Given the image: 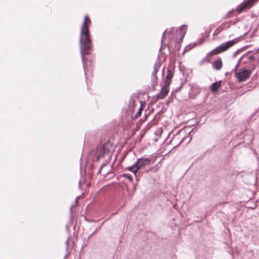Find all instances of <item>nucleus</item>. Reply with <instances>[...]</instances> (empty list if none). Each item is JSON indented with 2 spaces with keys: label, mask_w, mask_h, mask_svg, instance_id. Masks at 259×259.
<instances>
[{
  "label": "nucleus",
  "mask_w": 259,
  "mask_h": 259,
  "mask_svg": "<svg viewBox=\"0 0 259 259\" xmlns=\"http://www.w3.org/2000/svg\"><path fill=\"white\" fill-rule=\"evenodd\" d=\"M80 51L83 67H84V55H89L91 51L90 33H80Z\"/></svg>",
  "instance_id": "1"
},
{
  "label": "nucleus",
  "mask_w": 259,
  "mask_h": 259,
  "mask_svg": "<svg viewBox=\"0 0 259 259\" xmlns=\"http://www.w3.org/2000/svg\"><path fill=\"white\" fill-rule=\"evenodd\" d=\"M241 40L240 37L235 38V39L229 40L226 42H224L219 46L217 47L215 49L209 52L207 55L206 56L205 59L207 61L209 62V57L211 55H215L223 52L228 49L232 47L235 44L239 42Z\"/></svg>",
  "instance_id": "2"
},
{
  "label": "nucleus",
  "mask_w": 259,
  "mask_h": 259,
  "mask_svg": "<svg viewBox=\"0 0 259 259\" xmlns=\"http://www.w3.org/2000/svg\"><path fill=\"white\" fill-rule=\"evenodd\" d=\"M115 150L113 144L109 141L105 143L100 148L99 154L97 156L96 161H98L100 158H105L110 159L112 153Z\"/></svg>",
  "instance_id": "3"
},
{
  "label": "nucleus",
  "mask_w": 259,
  "mask_h": 259,
  "mask_svg": "<svg viewBox=\"0 0 259 259\" xmlns=\"http://www.w3.org/2000/svg\"><path fill=\"white\" fill-rule=\"evenodd\" d=\"M161 66V63L159 61V58H157V61L154 65V69L151 74V85L155 87L157 85L158 77L157 72Z\"/></svg>",
  "instance_id": "4"
},
{
  "label": "nucleus",
  "mask_w": 259,
  "mask_h": 259,
  "mask_svg": "<svg viewBox=\"0 0 259 259\" xmlns=\"http://www.w3.org/2000/svg\"><path fill=\"white\" fill-rule=\"evenodd\" d=\"M257 0H244L240 5L236 8L238 13H240L243 11L249 9L251 8L253 5L256 3Z\"/></svg>",
  "instance_id": "5"
},
{
  "label": "nucleus",
  "mask_w": 259,
  "mask_h": 259,
  "mask_svg": "<svg viewBox=\"0 0 259 259\" xmlns=\"http://www.w3.org/2000/svg\"><path fill=\"white\" fill-rule=\"evenodd\" d=\"M251 71L248 69H244L239 72H235V76L239 82H242L246 80L249 77Z\"/></svg>",
  "instance_id": "6"
},
{
  "label": "nucleus",
  "mask_w": 259,
  "mask_h": 259,
  "mask_svg": "<svg viewBox=\"0 0 259 259\" xmlns=\"http://www.w3.org/2000/svg\"><path fill=\"white\" fill-rule=\"evenodd\" d=\"M255 57L253 55H250V52H248L244 54H243L240 59L238 60L237 65H236L234 69L232 70V71H235L237 68L239 66V64L243 61H244V63L247 62V60L250 61H252L254 59Z\"/></svg>",
  "instance_id": "7"
},
{
  "label": "nucleus",
  "mask_w": 259,
  "mask_h": 259,
  "mask_svg": "<svg viewBox=\"0 0 259 259\" xmlns=\"http://www.w3.org/2000/svg\"><path fill=\"white\" fill-rule=\"evenodd\" d=\"M151 162V159L145 157H142L141 158H139L136 161V164L137 165V167L140 170V172L142 170L143 168L145 166L149 165Z\"/></svg>",
  "instance_id": "8"
},
{
  "label": "nucleus",
  "mask_w": 259,
  "mask_h": 259,
  "mask_svg": "<svg viewBox=\"0 0 259 259\" xmlns=\"http://www.w3.org/2000/svg\"><path fill=\"white\" fill-rule=\"evenodd\" d=\"M169 85H166L165 83L163 85V86L161 88L160 92L159 94L156 95V99H164L167 95L169 92Z\"/></svg>",
  "instance_id": "9"
},
{
  "label": "nucleus",
  "mask_w": 259,
  "mask_h": 259,
  "mask_svg": "<svg viewBox=\"0 0 259 259\" xmlns=\"http://www.w3.org/2000/svg\"><path fill=\"white\" fill-rule=\"evenodd\" d=\"M174 75V68L168 67L167 68V74L165 77V83L166 85H170L171 84V80Z\"/></svg>",
  "instance_id": "10"
},
{
  "label": "nucleus",
  "mask_w": 259,
  "mask_h": 259,
  "mask_svg": "<svg viewBox=\"0 0 259 259\" xmlns=\"http://www.w3.org/2000/svg\"><path fill=\"white\" fill-rule=\"evenodd\" d=\"M91 21L88 16H85L83 23L81 26L80 32H89V26Z\"/></svg>",
  "instance_id": "11"
},
{
  "label": "nucleus",
  "mask_w": 259,
  "mask_h": 259,
  "mask_svg": "<svg viewBox=\"0 0 259 259\" xmlns=\"http://www.w3.org/2000/svg\"><path fill=\"white\" fill-rule=\"evenodd\" d=\"M187 30V26L186 25H183L178 28H171V30H168L166 29L163 32H186Z\"/></svg>",
  "instance_id": "12"
},
{
  "label": "nucleus",
  "mask_w": 259,
  "mask_h": 259,
  "mask_svg": "<svg viewBox=\"0 0 259 259\" xmlns=\"http://www.w3.org/2000/svg\"><path fill=\"white\" fill-rule=\"evenodd\" d=\"M204 40L205 39L204 38H201L200 40L198 41L197 42L190 44L189 45L185 47L183 54L186 52L189 51L190 50L194 48L195 47L201 45L202 43H203Z\"/></svg>",
  "instance_id": "13"
},
{
  "label": "nucleus",
  "mask_w": 259,
  "mask_h": 259,
  "mask_svg": "<svg viewBox=\"0 0 259 259\" xmlns=\"http://www.w3.org/2000/svg\"><path fill=\"white\" fill-rule=\"evenodd\" d=\"M212 68L217 70H220L223 66L222 59L219 57L216 60L212 65Z\"/></svg>",
  "instance_id": "14"
},
{
  "label": "nucleus",
  "mask_w": 259,
  "mask_h": 259,
  "mask_svg": "<svg viewBox=\"0 0 259 259\" xmlns=\"http://www.w3.org/2000/svg\"><path fill=\"white\" fill-rule=\"evenodd\" d=\"M222 83L221 80L212 83L210 86V90L213 93L217 92L219 89L221 87Z\"/></svg>",
  "instance_id": "15"
},
{
  "label": "nucleus",
  "mask_w": 259,
  "mask_h": 259,
  "mask_svg": "<svg viewBox=\"0 0 259 259\" xmlns=\"http://www.w3.org/2000/svg\"><path fill=\"white\" fill-rule=\"evenodd\" d=\"M190 134V132L189 133L188 136H185L183 138H182L181 140V141L179 143V144H178L176 146H175V147L174 148H176L177 147L179 146L181 143H182L184 142H186V143H185L186 145L188 144L190 142L191 139H192V138L189 136Z\"/></svg>",
  "instance_id": "16"
},
{
  "label": "nucleus",
  "mask_w": 259,
  "mask_h": 259,
  "mask_svg": "<svg viewBox=\"0 0 259 259\" xmlns=\"http://www.w3.org/2000/svg\"><path fill=\"white\" fill-rule=\"evenodd\" d=\"M229 26L228 24H223L215 29L214 32H221L223 31H226Z\"/></svg>",
  "instance_id": "17"
},
{
  "label": "nucleus",
  "mask_w": 259,
  "mask_h": 259,
  "mask_svg": "<svg viewBox=\"0 0 259 259\" xmlns=\"http://www.w3.org/2000/svg\"><path fill=\"white\" fill-rule=\"evenodd\" d=\"M137 165L136 164V162H135V163L133 164L132 165L126 167L125 169H127L128 170L131 171L132 172H134L135 175H136V173L139 170V169L137 168Z\"/></svg>",
  "instance_id": "18"
},
{
  "label": "nucleus",
  "mask_w": 259,
  "mask_h": 259,
  "mask_svg": "<svg viewBox=\"0 0 259 259\" xmlns=\"http://www.w3.org/2000/svg\"><path fill=\"white\" fill-rule=\"evenodd\" d=\"M143 106H142V103L141 104V106L138 110V111L137 112V113L136 114V115L135 116H132V119L133 120H135L136 119H137L138 117H139L141 115V112H142V111L143 110Z\"/></svg>",
  "instance_id": "19"
},
{
  "label": "nucleus",
  "mask_w": 259,
  "mask_h": 259,
  "mask_svg": "<svg viewBox=\"0 0 259 259\" xmlns=\"http://www.w3.org/2000/svg\"><path fill=\"white\" fill-rule=\"evenodd\" d=\"M185 34V33H183V34L182 35L181 38L179 40H178L177 41L176 44L175 46V50H176L177 51H179L180 49L181 46V43H182V42L183 41V39L184 38Z\"/></svg>",
  "instance_id": "20"
},
{
  "label": "nucleus",
  "mask_w": 259,
  "mask_h": 259,
  "mask_svg": "<svg viewBox=\"0 0 259 259\" xmlns=\"http://www.w3.org/2000/svg\"><path fill=\"white\" fill-rule=\"evenodd\" d=\"M186 81V80L181 81L180 86L178 88H176L175 89H174L173 91H172V93H174V94L176 95L177 93L179 92L181 90Z\"/></svg>",
  "instance_id": "21"
},
{
  "label": "nucleus",
  "mask_w": 259,
  "mask_h": 259,
  "mask_svg": "<svg viewBox=\"0 0 259 259\" xmlns=\"http://www.w3.org/2000/svg\"><path fill=\"white\" fill-rule=\"evenodd\" d=\"M176 95L175 94H174V93L171 92L170 96L169 97H168V98L167 99V104L172 102L174 98H176Z\"/></svg>",
  "instance_id": "22"
},
{
  "label": "nucleus",
  "mask_w": 259,
  "mask_h": 259,
  "mask_svg": "<svg viewBox=\"0 0 259 259\" xmlns=\"http://www.w3.org/2000/svg\"><path fill=\"white\" fill-rule=\"evenodd\" d=\"M123 177L125 179L128 180L131 182H133V179L132 176H131L130 175L124 174H123Z\"/></svg>",
  "instance_id": "23"
},
{
  "label": "nucleus",
  "mask_w": 259,
  "mask_h": 259,
  "mask_svg": "<svg viewBox=\"0 0 259 259\" xmlns=\"http://www.w3.org/2000/svg\"><path fill=\"white\" fill-rule=\"evenodd\" d=\"M101 226L96 228L95 231L89 235V236L88 237V240H89L94 234H95L96 232H98L101 229Z\"/></svg>",
  "instance_id": "24"
},
{
  "label": "nucleus",
  "mask_w": 259,
  "mask_h": 259,
  "mask_svg": "<svg viewBox=\"0 0 259 259\" xmlns=\"http://www.w3.org/2000/svg\"><path fill=\"white\" fill-rule=\"evenodd\" d=\"M166 34V33H163L162 37V39H161V45H162V42H163V39H164V36H165V35ZM161 49H162V46H161V47L160 48L159 51H161Z\"/></svg>",
  "instance_id": "25"
},
{
  "label": "nucleus",
  "mask_w": 259,
  "mask_h": 259,
  "mask_svg": "<svg viewBox=\"0 0 259 259\" xmlns=\"http://www.w3.org/2000/svg\"><path fill=\"white\" fill-rule=\"evenodd\" d=\"M242 49H243V48H242ZM241 50V49H239V50H238L237 51H236V52H235V53L234 54V55H233V57H234V58H235V57L236 56V55H237V54H238V52H239Z\"/></svg>",
  "instance_id": "26"
},
{
  "label": "nucleus",
  "mask_w": 259,
  "mask_h": 259,
  "mask_svg": "<svg viewBox=\"0 0 259 259\" xmlns=\"http://www.w3.org/2000/svg\"><path fill=\"white\" fill-rule=\"evenodd\" d=\"M131 100H130V102L132 103H133L134 104V102H135L134 100L132 98L131 99Z\"/></svg>",
  "instance_id": "27"
},
{
  "label": "nucleus",
  "mask_w": 259,
  "mask_h": 259,
  "mask_svg": "<svg viewBox=\"0 0 259 259\" xmlns=\"http://www.w3.org/2000/svg\"><path fill=\"white\" fill-rule=\"evenodd\" d=\"M72 210H73V208H72V206H71L70 208V213L72 214Z\"/></svg>",
  "instance_id": "28"
},
{
  "label": "nucleus",
  "mask_w": 259,
  "mask_h": 259,
  "mask_svg": "<svg viewBox=\"0 0 259 259\" xmlns=\"http://www.w3.org/2000/svg\"><path fill=\"white\" fill-rule=\"evenodd\" d=\"M153 168V167H150V168H149L147 170H145V171L146 172H148L149 170H150L151 169H152Z\"/></svg>",
  "instance_id": "29"
},
{
  "label": "nucleus",
  "mask_w": 259,
  "mask_h": 259,
  "mask_svg": "<svg viewBox=\"0 0 259 259\" xmlns=\"http://www.w3.org/2000/svg\"><path fill=\"white\" fill-rule=\"evenodd\" d=\"M66 244L67 246H68V239L67 240V241L66 242Z\"/></svg>",
  "instance_id": "30"
},
{
  "label": "nucleus",
  "mask_w": 259,
  "mask_h": 259,
  "mask_svg": "<svg viewBox=\"0 0 259 259\" xmlns=\"http://www.w3.org/2000/svg\"><path fill=\"white\" fill-rule=\"evenodd\" d=\"M257 179H258L257 176H256V177H255V180H256V183H257Z\"/></svg>",
  "instance_id": "31"
},
{
  "label": "nucleus",
  "mask_w": 259,
  "mask_h": 259,
  "mask_svg": "<svg viewBox=\"0 0 259 259\" xmlns=\"http://www.w3.org/2000/svg\"><path fill=\"white\" fill-rule=\"evenodd\" d=\"M218 33H213V37H215Z\"/></svg>",
  "instance_id": "32"
},
{
  "label": "nucleus",
  "mask_w": 259,
  "mask_h": 259,
  "mask_svg": "<svg viewBox=\"0 0 259 259\" xmlns=\"http://www.w3.org/2000/svg\"><path fill=\"white\" fill-rule=\"evenodd\" d=\"M228 74H229V72H226V73H225L226 76H227Z\"/></svg>",
  "instance_id": "33"
},
{
  "label": "nucleus",
  "mask_w": 259,
  "mask_h": 259,
  "mask_svg": "<svg viewBox=\"0 0 259 259\" xmlns=\"http://www.w3.org/2000/svg\"><path fill=\"white\" fill-rule=\"evenodd\" d=\"M66 229H67V230H68V225H66Z\"/></svg>",
  "instance_id": "34"
},
{
  "label": "nucleus",
  "mask_w": 259,
  "mask_h": 259,
  "mask_svg": "<svg viewBox=\"0 0 259 259\" xmlns=\"http://www.w3.org/2000/svg\"><path fill=\"white\" fill-rule=\"evenodd\" d=\"M101 169H102V167H101L100 169L98 171V173L100 172Z\"/></svg>",
  "instance_id": "35"
},
{
  "label": "nucleus",
  "mask_w": 259,
  "mask_h": 259,
  "mask_svg": "<svg viewBox=\"0 0 259 259\" xmlns=\"http://www.w3.org/2000/svg\"><path fill=\"white\" fill-rule=\"evenodd\" d=\"M66 257H67V254H66V255H65V256H64V258H63V259H66Z\"/></svg>",
  "instance_id": "36"
},
{
  "label": "nucleus",
  "mask_w": 259,
  "mask_h": 259,
  "mask_svg": "<svg viewBox=\"0 0 259 259\" xmlns=\"http://www.w3.org/2000/svg\"><path fill=\"white\" fill-rule=\"evenodd\" d=\"M164 68H163V70H162V73H163V72H164Z\"/></svg>",
  "instance_id": "37"
},
{
  "label": "nucleus",
  "mask_w": 259,
  "mask_h": 259,
  "mask_svg": "<svg viewBox=\"0 0 259 259\" xmlns=\"http://www.w3.org/2000/svg\"><path fill=\"white\" fill-rule=\"evenodd\" d=\"M231 13H232V11L229 12V13H228V14H230Z\"/></svg>",
  "instance_id": "38"
},
{
  "label": "nucleus",
  "mask_w": 259,
  "mask_h": 259,
  "mask_svg": "<svg viewBox=\"0 0 259 259\" xmlns=\"http://www.w3.org/2000/svg\"><path fill=\"white\" fill-rule=\"evenodd\" d=\"M249 34V33H245V35H247V34Z\"/></svg>",
  "instance_id": "39"
},
{
  "label": "nucleus",
  "mask_w": 259,
  "mask_h": 259,
  "mask_svg": "<svg viewBox=\"0 0 259 259\" xmlns=\"http://www.w3.org/2000/svg\"><path fill=\"white\" fill-rule=\"evenodd\" d=\"M141 171H142V172H143V171H142V170L140 172H141Z\"/></svg>",
  "instance_id": "40"
}]
</instances>
